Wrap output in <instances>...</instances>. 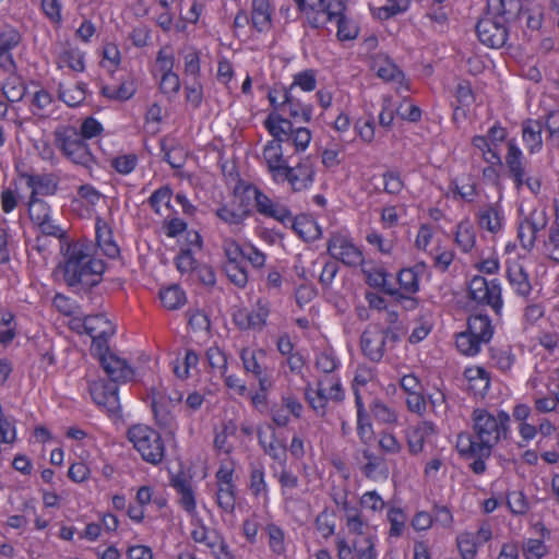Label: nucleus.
<instances>
[{
	"label": "nucleus",
	"mask_w": 559,
	"mask_h": 559,
	"mask_svg": "<svg viewBox=\"0 0 559 559\" xmlns=\"http://www.w3.org/2000/svg\"><path fill=\"white\" fill-rule=\"evenodd\" d=\"M464 377L468 383V389L476 396H484L490 388L489 372L480 366H472L465 369Z\"/></svg>",
	"instance_id": "obj_31"
},
{
	"label": "nucleus",
	"mask_w": 559,
	"mask_h": 559,
	"mask_svg": "<svg viewBox=\"0 0 559 559\" xmlns=\"http://www.w3.org/2000/svg\"><path fill=\"white\" fill-rule=\"evenodd\" d=\"M473 431L477 439L496 445L510 433V415L503 411L477 408L472 414Z\"/></svg>",
	"instance_id": "obj_3"
},
{
	"label": "nucleus",
	"mask_w": 559,
	"mask_h": 559,
	"mask_svg": "<svg viewBox=\"0 0 559 559\" xmlns=\"http://www.w3.org/2000/svg\"><path fill=\"white\" fill-rule=\"evenodd\" d=\"M475 540L472 532H463L456 537L457 549L463 559L476 557L479 545Z\"/></svg>",
	"instance_id": "obj_55"
},
{
	"label": "nucleus",
	"mask_w": 559,
	"mask_h": 559,
	"mask_svg": "<svg viewBox=\"0 0 559 559\" xmlns=\"http://www.w3.org/2000/svg\"><path fill=\"white\" fill-rule=\"evenodd\" d=\"M266 356L264 349L252 350L250 348H242L240 350V359L243 368L247 372H251L254 376H260L264 369L261 367L259 359Z\"/></svg>",
	"instance_id": "obj_50"
},
{
	"label": "nucleus",
	"mask_w": 559,
	"mask_h": 559,
	"mask_svg": "<svg viewBox=\"0 0 559 559\" xmlns=\"http://www.w3.org/2000/svg\"><path fill=\"white\" fill-rule=\"evenodd\" d=\"M300 12L302 23L311 28H324L332 4L343 0H294Z\"/></svg>",
	"instance_id": "obj_12"
},
{
	"label": "nucleus",
	"mask_w": 559,
	"mask_h": 559,
	"mask_svg": "<svg viewBox=\"0 0 559 559\" xmlns=\"http://www.w3.org/2000/svg\"><path fill=\"white\" fill-rule=\"evenodd\" d=\"M507 278L516 295L527 297L531 294L532 285L528 275L519 262H508Z\"/></svg>",
	"instance_id": "obj_29"
},
{
	"label": "nucleus",
	"mask_w": 559,
	"mask_h": 559,
	"mask_svg": "<svg viewBox=\"0 0 559 559\" xmlns=\"http://www.w3.org/2000/svg\"><path fill=\"white\" fill-rule=\"evenodd\" d=\"M191 530V538L198 543L207 547L210 550L219 542L222 538L221 534L215 530H209L201 522H193Z\"/></svg>",
	"instance_id": "obj_40"
},
{
	"label": "nucleus",
	"mask_w": 559,
	"mask_h": 559,
	"mask_svg": "<svg viewBox=\"0 0 559 559\" xmlns=\"http://www.w3.org/2000/svg\"><path fill=\"white\" fill-rule=\"evenodd\" d=\"M60 99L66 103L70 107L81 105L85 97V85L84 84H74L72 86H60L59 90Z\"/></svg>",
	"instance_id": "obj_53"
},
{
	"label": "nucleus",
	"mask_w": 559,
	"mask_h": 559,
	"mask_svg": "<svg viewBox=\"0 0 559 559\" xmlns=\"http://www.w3.org/2000/svg\"><path fill=\"white\" fill-rule=\"evenodd\" d=\"M468 295L479 305L490 307L496 314H500L503 308L502 288L498 280L487 281L476 275L468 285Z\"/></svg>",
	"instance_id": "obj_9"
},
{
	"label": "nucleus",
	"mask_w": 559,
	"mask_h": 559,
	"mask_svg": "<svg viewBox=\"0 0 559 559\" xmlns=\"http://www.w3.org/2000/svg\"><path fill=\"white\" fill-rule=\"evenodd\" d=\"M57 64L58 68H69L75 72L84 70V59L82 52L72 47L62 46L57 51Z\"/></svg>",
	"instance_id": "obj_35"
},
{
	"label": "nucleus",
	"mask_w": 559,
	"mask_h": 559,
	"mask_svg": "<svg viewBox=\"0 0 559 559\" xmlns=\"http://www.w3.org/2000/svg\"><path fill=\"white\" fill-rule=\"evenodd\" d=\"M294 119L309 121L311 118V107L304 104L296 95L294 87L287 88V103H285V110L283 111Z\"/></svg>",
	"instance_id": "obj_37"
},
{
	"label": "nucleus",
	"mask_w": 559,
	"mask_h": 559,
	"mask_svg": "<svg viewBox=\"0 0 559 559\" xmlns=\"http://www.w3.org/2000/svg\"><path fill=\"white\" fill-rule=\"evenodd\" d=\"M328 251L334 259L348 266H359L364 262L360 248L344 235H334L329 241Z\"/></svg>",
	"instance_id": "obj_14"
},
{
	"label": "nucleus",
	"mask_w": 559,
	"mask_h": 559,
	"mask_svg": "<svg viewBox=\"0 0 559 559\" xmlns=\"http://www.w3.org/2000/svg\"><path fill=\"white\" fill-rule=\"evenodd\" d=\"M252 197L259 214L273 218L284 225L292 224L294 229L300 233L298 229L300 223L294 221L290 210L285 204L271 199L258 188H252Z\"/></svg>",
	"instance_id": "obj_11"
},
{
	"label": "nucleus",
	"mask_w": 559,
	"mask_h": 559,
	"mask_svg": "<svg viewBox=\"0 0 559 559\" xmlns=\"http://www.w3.org/2000/svg\"><path fill=\"white\" fill-rule=\"evenodd\" d=\"M134 370L126 358L107 348V417L118 427L123 425L118 386L133 380Z\"/></svg>",
	"instance_id": "obj_2"
},
{
	"label": "nucleus",
	"mask_w": 559,
	"mask_h": 559,
	"mask_svg": "<svg viewBox=\"0 0 559 559\" xmlns=\"http://www.w3.org/2000/svg\"><path fill=\"white\" fill-rule=\"evenodd\" d=\"M345 528L349 535L361 536L376 535L371 533V525L368 519L362 514V510L358 513L347 516L344 520Z\"/></svg>",
	"instance_id": "obj_41"
},
{
	"label": "nucleus",
	"mask_w": 559,
	"mask_h": 559,
	"mask_svg": "<svg viewBox=\"0 0 559 559\" xmlns=\"http://www.w3.org/2000/svg\"><path fill=\"white\" fill-rule=\"evenodd\" d=\"M26 187L31 190L29 197L53 195L58 190V179L50 174H23Z\"/></svg>",
	"instance_id": "obj_23"
},
{
	"label": "nucleus",
	"mask_w": 559,
	"mask_h": 559,
	"mask_svg": "<svg viewBox=\"0 0 559 559\" xmlns=\"http://www.w3.org/2000/svg\"><path fill=\"white\" fill-rule=\"evenodd\" d=\"M151 396L152 409L156 421L162 427L171 428L175 423L173 415V409L175 407L168 404V401L166 400V391L164 388H154Z\"/></svg>",
	"instance_id": "obj_26"
},
{
	"label": "nucleus",
	"mask_w": 559,
	"mask_h": 559,
	"mask_svg": "<svg viewBox=\"0 0 559 559\" xmlns=\"http://www.w3.org/2000/svg\"><path fill=\"white\" fill-rule=\"evenodd\" d=\"M548 390H538L537 394H533L535 408L540 413H550L556 411L559 405L558 393L555 391L554 395L547 394Z\"/></svg>",
	"instance_id": "obj_56"
},
{
	"label": "nucleus",
	"mask_w": 559,
	"mask_h": 559,
	"mask_svg": "<svg viewBox=\"0 0 559 559\" xmlns=\"http://www.w3.org/2000/svg\"><path fill=\"white\" fill-rule=\"evenodd\" d=\"M455 242L463 252H469L476 243V231L469 222H461L456 227Z\"/></svg>",
	"instance_id": "obj_44"
},
{
	"label": "nucleus",
	"mask_w": 559,
	"mask_h": 559,
	"mask_svg": "<svg viewBox=\"0 0 559 559\" xmlns=\"http://www.w3.org/2000/svg\"><path fill=\"white\" fill-rule=\"evenodd\" d=\"M100 223L102 219L98 218L95 225L96 243L82 239L67 246L62 271L64 282L70 287L90 289L103 281L105 263L95 258L102 243Z\"/></svg>",
	"instance_id": "obj_1"
},
{
	"label": "nucleus",
	"mask_w": 559,
	"mask_h": 559,
	"mask_svg": "<svg viewBox=\"0 0 559 559\" xmlns=\"http://www.w3.org/2000/svg\"><path fill=\"white\" fill-rule=\"evenodd\" d=\"M55 138L57 147L68 159L74 164L90 166L93 156L75 127H58L55 131Z\"/></svg>",
	"instance_id": "obj_5"
},
{
	"label": "nucleus",
	"mask_w": 559,
	"mask_h": 559,
	"mask_svg": "<svg viewBox=\"0 0 559 559\" xmlns=\"http://www.w3.org/2000/svg\"><path fill=\"white\" fill-rule=\"evenodd\" d=\"M224 272L231 283L243 288L248 283V273L243 262L224 263Z\"/></svg>",
	"instance_id": "obj_58"
},
{
	"label": "nucleus",
	"mask_w": 559,
	"mask_h": 559,
	"mask_svg": "<svg viewBox=\"0 0 559 559\" xmlns=\"http://www.w3.org/2000/svg\"><path fill=\"white\" fill-rule=\"evenodd\" d=\"M491 360L500 371L509 372L515 362V355L509 346L496 347L491 349Z\"/></svg>",
	"instance_id": "obj_52"
},
{
	"label": "nucleus",
	"mask_w": 559,
	"mask_h": 559,
	"mask_svg": "<svg viewBox=\"0 0 559 559\" xmlns=\"http://www.w3.org/2000/svg\"><path fill=\"white\" fill-rule=\"evenodd\" d=\"M110 164L118 174L129 175L138 165V156L133 153L118 155L111 158Z\"/></svg>",
	"instance_id": "obj_61"
},
{
	"label": "nucleus",
	"mask_w": 559,
	"mask_h": 559,
	"mask_svg": "<svg viewBox=\"0 0 559 559\" xmlns=\"http://www.w3.org/2000/svg\"><path fill=\"white\" fill-rule=\"evenodd\" d=\"M128 438L144 461L151 464L162 462L165 447L156 430L145 425H135L128 430Z\"/></svg>",
	"instance_id": "obj_4"
},
{
	"label": "nucleus",
	"mask_w": 559,
	"mask_h": 559,
	"mask_svg": "<svg viewBox=\"0 0 559 559\" xmlns=\"http://www.w3.org/2000/svg\"><path fill=\"white\" fill-rule=\"evenodd\" d=\"M2 93L8 102L15 103L24 97L25 87L19 76L11 74L2 86Z\"/></svg>",
	"instance_id": "obj_54"
},
{
	"label": "nucleus",
	"mask_w": 559,
	"mask_h": 559,
	"mask_svg": "<svg viewBox=\"0 0 559 559\" xmlns=\"http://www.w3.org/2000/svg\"><path fill=\"white\" fill-rule=\"evenodd\" d=\"M250 490L253 496L267 499L269 486L265 481L264 467L261 464L253 465L250 469Z\"/></svg>",
	"instance_id": "obj_49"
},
{
	"label": "nucleus",
	"mask_w": 559,
	"mask_h": 559,
	"mask_svg": "<svg viewBox=\"0 0 559 559\" xmlns=\"http://www.w3.org/2000/svg\"><path fill=\"white\" fill-rule=\"evenodd\" d=\"M289 87L296 88L299 87L304 92H312L317 87V75L316 72L311 69L304 70L294 75L293 83Z\"/></svg>",
	"instance_id": "obj_59"
},
{
	"label": "nucleus",
	"mask_w": 559,
	"mask_h": 559,
	"mask_svg": "<svg viewBox=\"0 0 559 559\" xmlns=\"http://www.w3.org/2000/svg\"><path fill=\"white\" fill-rule=\"evenodd\" d=\"M258 439L265 454L270 455L274 461L278 462L281 465H286V447L277 442L274 433L272 435L271 441L266 442L262 430L259 429Z\"/></svg>",
	"instance_id": "obj_42"
},
{
	"label": "nucleus",
	"mask_w": 559,
	"mask_h": 559,
	"mask_svg": "<svg viewBox=\"0 0 559 559\" xmlns=\"http://www.w3.org/2000/svg\"><path fill=\"white\" fill-rule=\"evenodd\" d=\"M359 504L362 510L373 513H381L385 507L384 500L376 490L366 491L360 497Z\"/></svg>",
	"instance_id": "obj_63"
},
{
	"label": "nucleus",
	"mask_w": 559,
	"mask_h": 559,
	"mask_svg": "<svg viewBox=\"0 0 559 559\" xmlns=\"http://www.w3.org/2000/svg\"><path fill=\"white\" fill-rule=\"evenodd\" d=\"M437 435V428L433 423L428 420L419 421L411 426L406 432V443L411 454L416 455L423 452L426 441Z\"/></svg>",
	"instance_id": "obj_21"
},
{
	"label": "nucleus",
	"mask_w": 559,
	"mask_h": 559,
	"mask_svg": "<svg viewBox=\"0 0 559 559\" xmlns=\"http://www.w3.org/2000/svg\"><path fill=\"white\" fill-rule=\"evenodd\" d=\"M217 217L231 227H240L248 217V211L231 205H223L216 210Z\"/></svg>",
	"instance_id": "obj_46"
},
{
	"label": "nucleus",
	"mask_w": 559,
	"mask_h": 559,
	"mask_svg": "<svg viewBox=\"0 0 559 559\" xmlns=\"http://www.w3.org/2000/svg\"><path fill=\"white\" fill-rule=\"evenodd\" d=\"M344 395L341 382L334 376L320 379L317 388L308 385L305 391L307 402L319 416L326 414L329 402H341Z\"/></svg>",
	"instance_id": "obj_6"
},
{
	"label": "nucleus",
	"mask_w": 559,
	"mask_h": 559,
	"mask_svg": "<svg viewBox=\"0 0 559 559\" xmlns=\"http://www.w3.org/2000/svg\"><path fill=\"white\" fill-rule=\"evenodd\" d=\"M543 123L527 119L522 123V140L530 154L539 153L543 148Z\"/></svg>",
	"instance_id": "obj_30"
},
{
	"label": "nucleus",
	"mask_w": 559,
	"mask_h": 559,
	"mask_svg": "<svg viewBox=\"0 0 559 559\" xmlns=\"http://www.w3.org/2000/svg\"><path fill=\"white\" fill-rule=\"evenodd\" d=\"M507 506L514 515H524L530 510L528 499L521 490L510 491L507 495Z\"/></svg>",
	"instance_id": "obj_57"
},
{
	"label": "nucleus",
	"mask_w": 559,
	"mask_h": 559,
	"mask_svg": "<svg viewBox=\"0 0 559 559\" xmlns=\"http://www.w3.org/2000/svg\"><path fill=\"white\" fill-rule=\"evenodd\" d=\"M397 340L399 334L394 329H382L377 324H370L361 334L360 346L365 356L370 360L380 361L384 355L386 343H395Z\"/></svg>",
	"instance_id": "obj_8"
},
{
	"label": "nucleus",
	"mask_w": 559,
	"mask_h": 559,
	"mask_svg": "<svg viewBox=\"0 0 559 559\" xmlns=\"http://www.w3.org/2000/svg\"><path fill=\"white\" fill-rule=\"evenodd\" d=\"M264 127L272 136L271 141H276L281 145L290 140L294 128L293 123L288 119L282 117L277 112H271L266 117L264 120Z\"/></svg>",
	"instance_id": "obj_28"
},
{
	"label": "nucleus",
	"mask_w": 559,
	"mask_h": 559,
	"mask_svg": "<svg viewBox=\"0 0 559 559\" xmlns=\"http://www.w3.org/2000/svg\"><path fill=\"white\" fill-rule=\"evenodd\" d=\"M347 0L332 4V11H329L326 24L335 22L337 26L336 36L340 40H353L358 35V27L353 20L346 16Z\"/></svg>",
	"instance_id": "obj_18"
},
{
	"label": "nucleus",
	"mask_w": 559,
	"mask_h": 559,
	"mask_svg": "<svg viewBox=\"0 0 559 559\" xmlns=\"http://www.w3.org/2000/svg\"><path fill=\"white\" fill-rule=\"evenodd\" d=\"M316 175L314 162L304 157L295 166L288 164L274 183L286 185L293 192H302L312 188Z\"/></svg>",
	"instance_id": "obj_7"
},
{
	"label": "nucleus",
	"mask_w": 559,
	"mask_h": 559,
	"mask_svg": "<svg viewBox=\"0 0 559 559\" xmlns=\"http://www.w3.org/2000/svg\"><path fill=\"white\" fill-rule=\"evenodd\" d=\"M173 487L179 495V501L181 507L189 513L195 512V497L192 483L190 479L181 476H177L171 480Z\"/></svg>",
	"instance_id": "obj_34"
},
{
	"label": "nucleus",
	"mask_w": 559,
	"mask_h": 559,
	"mask_svg": "<svg viewBox=\"0 0 559 559\" xmlns=\"http://www.w3.org/2000/svg\"><path fill=\"white\" fill-rule=\"evenodd\" d=\"M273 5L271 0H252L250 21L258 32H269L272 27Z\"/></svg>",
	"instance_id": "obj_27"
},
{
	"label": "nucleus",
	"mask_w": 559,
	"mask_h": 559,
	"mask_svg": "<svg viewBox=\"0 0 559 559\" xmlns=\"http://www.w3.org/2000/svg\"><path fill=\"white\" fill-rule=\"evenodd\" d=\"M274 477L277 478L281 486V493L285 502L293 501L294 490L299 485L298 476L290 469L283 465V468L278 473H274Z\"/></svg>",
	"instance_id": "obj_39"
},
{
	"label": "nucleus",
	"mask_w": 559,
	"mask_h": 559,
	"mask_svg": "<svg viewBox=\"0 0 559 559\" xmlns=\"http://www.w3.org/2000/svg\"><path fill=\"white\" fill-rule=\"evenodd\" d=\"M56 107V102L51 94L46 90H39L33 95L31 110L35 116L47 118L50 117Z\"/></svg>",
	"instance_id": "obj_38"
},
{
	"label": "nucleus",
	"mask_w": 559,
	"mask_h": 559,
	"mask_svg": "<svg viewBox=\"0 0 559 559\" xmlns=\"http://www.w3.org/2000/svg\"><path fill=\"white\" fill-rule=\"evenodd\" d=\"M105 323L102 316H88L84 320V330L92 337V353L97 357L99 365L105 369V349L103 348L104 331L100 330Z\"/></svg>",
	"instance_id": "obj_25"
},
{
	"label": "nucleus",
	"mask_w": 559,
	"mask_h": 559,
	"mask_svg": "<svg viewBox=\"0 0 559 559\" xmlns=\"http://www.w3.org/2000/svg\"><path fill=\"white\" fill-rule=\"evenodd\" d=\"M478 224L483 229L492 234L498 233L502 228L503 216L497 204H488L479 209Z\"/></svg>",
	"instance_id": "obj_33"
},
{
	"label": "nucleus",
	"mask_w": 559,
	"mask_h": 559,
	"mask_svg": "<svg viewBox=\"0 0 559 559\" xmlns=\"http://www.w3.org/2000/svg\"><path fill=\"white\" fill-rule=\"evenodd\" d=\"M265 533L271 551L283 556L286 552L285 532L278 525L270 523L265 526Z\"/></svg>",
	"instance_id": "obj_45"
},
{
	"label": "nucleus",
	"mask_w": 559,
	"mask_h": 559,
	"mask_svg": "<svg viewBox=\"0 0 559 559\" xmlns=\"http://www.w3.org/2000/svg\"><path fill=\"white\" fill-rule=\"evenodd\" d=\"M455 345L461 354L465 356H475L480 352L484 344L471 335L467 331H464L456 334Z\"/></svg>",
	"instance_id": "obj_51"
},
{
	"label": "nucleus",
	"mask_w": 559,
	"mask_h": 559,
	"mask_svg": "<svg viewBox=\"0 0 559 559\" xmlns=\"http://www.w3.org/2000/svg\"><path fill=\"white\" fill-rule=\"evenodd\" d=\"M159 298L165 308L175 310L186 302V295L178 285H173L159 292Z\"/></svg>",
	"instance_id": "obj_47"
},
{
	"label": "nucleus",
	"mask_w": 559,
	"mask_h": 559,
	"mask_svg": "<svg viewBox=\"0 0 559 559\" xmlns=\"http://www.w3.org/2000/svg\"><path fill=\"white\" fill-rule=\"evenodd\" d=\"M361 272L366 277V282L372 287H383L386 282L388 273L383 266L373 263L372 261H365L360 264Z\"/></svg>",
	"instance_id": "obj_43"
},
{
	"label": "nucleus",
	"mask_w": 559,
	"mask_h": 559,
	"mask_svg": "<svg viewBox=\"0 0 559 559\" xmlns=\"http://www.w3.org/2000/svg\"><path fill=\"white\" fill-rule=\"evenodd\" d=\"M548 223V216L545 211H533L530 218L521 223L519 228V238L524 248L533 247L536 235L543 230Z\"/></svg>",
	"instance_id": "obj_22"
},
{
	"label": "nucleus",
	"mask_w": 559,
	"mask_h": 559,
	"mask_svg": "<svg viewBox=\"0 0 559 559\" xmlns=\"http://www.w3.org/2000/svg\"><path fill=\"white\" fill-rule=\"evenodd\" d=\"M216 501L225 512H233L235 509V485L217 486Z\"/></svg>",
	"instance_id": "obj_60"
},
{
	"label": "nucleus",
	"mask_w": 559,
	"mask_h": 559,
	"mask_svg": "<svg viewBox=\"0 0 559 559\" xmlns=\"http://www.w3.org/2000/svg\"><path fill=\"white\" fill-rule=\"evenodd\" d=\"M372 70L378 78L383 81L396 84V90H408V84L405 80L404 73L393 62V60L383 53H378L372 58Z\"/></svg>",
	"instance_id": "obj_17"
},
{
	"label": "nucleus",
	"mask_w": 559,
	"mask_h": 559,
	"mask_svg": "<svg viewBox=\"0 0 559 559\" xmlns=\"http://www.w3.org/2000/svg\"><path fill=\"white\" fill-rule=\"evenodd\" d=\"M504 159L515 187L520 189L524 185L525 158L514 139L508 141V152Z\"/></svg>",
	"instance_id": "obj_24"
},
{
	"label": "nucleus",
	"mask_w": 559,
	"mask_h": 559,
	"mask_svg": "<svg viewBox=\"0 0 559 559\" xmlns=\"http://www.w3.org/2000/svg\"><path fill=\"white\" fill-rule=\"evenodd\" d=\"M271 312V302L259 298L251 310L241 309L234 314L235 323L242 330L261 331Z\"/></svg>",
	"instance_id": "obj_15"
},
{
	"label": "nucleus",
	"mask_w": 559,
	"mask_h": 559,
	"mask_svg": "<svg viewBox=\"0 0 559 559\" xmlns=\"http://www.w3.org/2000/svg\"><path fill=\"white\" fill-rule=\"evenodd\" d=\"M401 289L407 294H415L419 289L418 274L414 269H403L397 275Z\"/></svg>",
	"instance_id": "obj_62"
},
{
	"label": "nucleus",
	"mask_w": 559,
	"mask_h": 559,
	"mask_svg": "<svg viewBox=\"0 0 559 559\" xmlns=\"http://www.w3.org/2000/svg\"><path fill=\"white\" fill-rule=\"evenodd\" d=\"M261 163L274 182L288 165V160L284 156L283 145L276 141H267L262 148Z\"/></svg>",
	"instance_id": "obj_19"
},
{
	"label": "nucleus",
	"mask_w": 559,
	"mask_h": 559,
	"mask_svg": "<svg viewBox=\"0 0 559 559\" xmlns=\"http://www.w3.org/2000/svg\"><path fill=\"white\" fill-rule=\"evenodd\" d=\"M377 535H367L361 542L354 539L349 543L345 537L338 536L335 542L337 559H377Z\"/></svg>",
	"instance_id": "obj_13"
},
{
	"label": "nucleus",
	"mask_w": 559,
	"mask_h": 559,
	"mask_svg": "<svg viewBox=\"0 0 559 559\" xmlns=\"http://www.w3.org/2000/svg\"><path fill=\"white\" fill-rule=\"evenodd\" d=\"M373 418L384 425H396L399 421L397 412L384 402L377 400L370 407Z\"/></svg>",
	"instance_id": "obj_48"
},
{
	"label": "nucleus",
	"mask_w": 559,
	"mask_h": 559,
	"mask_svg": "<svg viewBox=\"0 0 559 559\" xmlns=\"http://www.w3.org/2000/svg\"><path fill=\"white\" fill-rule=\"evenodd\" d=\"M136 91L133 78L127 73L119 76V84L107 86V99L124 102L130 99Z\"/></svg>",
	"instance_id": "obj_36"
},
{
	"label": "nucleus",
	"mask_w": 559,
	"mask_h": 559,
	"mask_svg": "<svg viewBox=\"0 0 559 559\" xmlns=\"http://www.w3.org/2000/svg\"><path fill=\"white\" fill-rule=\"evenodd\" d=\"M455 448L464 459L477 456L490 457L493 445L485 440L477 439L475 435L467 431L460 432L456 437Z\"/></svg>",
	"instance_id": "obj_20"
},
{
	"label": "nucleus",
	"mask_w": 559,
	"mask_h": 559,
	"mask_svg": "<svg viewBox=\"0 0 559 559\" xmlns=\"http://www.w3.org/2000/svg\"><path fill=\"white\" fill-rule=\"evenodd\" d=\"M28 215L34 225L48 236L60 237L62 229L55 223L51 209L47 202L39 198L29 197Z\"/></svg>",
	"instance_id": "obj_16"
},
{
	"label": "nucleus",
	"mask_w": 559,
	"mask_h": 559,
	"mask_svg": "<svg viewBox=\"0 0 559 559\" xmlns=\"http://www.w3.org/2000/svg\"><path fill=\"white\" fill-rule=\"evenodd\" d=\"M466 331L483 344L489 343L493 335V326L486 314L471 316L467 320Z\"/></svg>",
	"instance_id": "obj_32"
},
{
	"label": "nucleus",
	"mask_w": 559,
	"mask_h": 559,
	"mask_svg": "<svg viewBox=\"0 0 559 559\" xmlns=\"http://www.w3.org/2000/svg\"><path fill=\"white\" fill-rule=\"evenodd\" d=\"M523 556L525 559H542L547 554V547L540 539L530 538L524 542Z\"/></svg>",
	"instance_id": "obj_64"
},
{
	"label": "nucleus",
	"mask_w": 559,
	"mask_h": 559,
	"mask_svg": "<svg viewBox=\"0 0 559 559\" xmlns=\"http://www.w3.org/2000/svg\"><path fill=\"white\" fill-rule=\"evenodd\" d=\"M493 15L488 14L481 17L476 25L478 39L490 48H501L508 39V29L506 26V12L492 11Z\"/></svg>",
	"instance_id": "obj_10"
}]
</instances>
